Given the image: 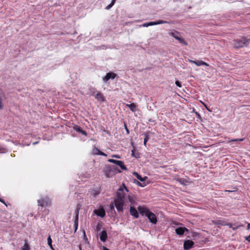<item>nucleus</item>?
Listing matches in <instances>:
<instances>
[{
    "mask_svg": "<svg viewBox=\"0 0 250 250\" xmlns=\"http://www.w3.org/2000/svg\"><path fill=\"white\" fill-rule=\"evenodd\" d=\"M107 236V233L105 230L102 231L100 235V239L103 242H105L106 240Z\"/></svg>",
    "mask_w": 250,
    "mask_h": 250,
    "instance_id": "f3484780",
    "label": "nucleus"
},
{
    "mask_svg": "<svg viewBox=\"0 0 250 250\" xmlns=\"http://www.w3.org/2000/svg\"><path fill=\"white\" fill-rule=\"evenodd\" d=\"M250 40L246 37H242L240 39L234 40L233 41V46L235 48H242L247 46L249 43Z\"/></svg>",
    "mask_w": 250,
    "mask_h": 250,
    "instance_id": "f257e3e1",
    "label": "nucleus"
},
{
    "mask_svg": "<svg viewBox=\"0 0 250 250\" xmlns=\"http://www.w3.org/2000/svg\"><path fill=\"white\" fill-rule=\"evenodd\" d=\"M147 217L151 223L153 224H156L157 219L156 215L153 213L150 212L147 214Z\"/></svg>",
    "mask_w": 250,
    "mask_h": 250,
    "instance_id": "1a4fd4ad",
    "label": "nucleus"
},
{
    "mask_svg": "<svg viewBox=\"0 0 250 250\" xmlns=\"http://www.w3.org/2000/svg\"><path fill=\"white\" fill-rule=\"evenodd\" d=\"M193 244L194 243L191 240H188L185 241L184 243V249L187 250H189L193 246Z\"/></svg>",
    "mask_w": 250,
    "mask_h": 250,
    "instance_id": "9b49d317",
    "label": "nucleus"
},
{
    "mask_svg": "<svg viewBox=\"0 0 250 250\" xmlns=\"http://www.w3.org/2000/svg\"><path fill=\"white\" fill-rule=\"evenodd\" d=\"M128 189L125 186L124 184H123V187H120L117 192V198H125V192H128Z\"/></svg>",
    "mask_w": 250,
    "mask_h": 250,
    "instance_id": "20e7f679",
    "label": "nucleus"
},
{
    "mask_svg": "<svg viewBox=\"0 0 250 250\" xmlns=\"http://www.w3.org/2000/svg\"><path fill=\"white\" fill-rule=\"evenodd\" d=\"M112 157H114V158H120V157L119 155H113L112 156Z\"/></svg>",
    "mask_w": 250,
    "mask_h": 250,
    "instance_id": "a19ab883",
    "label": "nucleus"
},
{
    "mask_svg": "<svg viewBox=\"0 0 250 250\" xmlns=\"http://www.w3.org/2000/svg\"><path fill=\"white\" fill-rule=\"evenodd\" d=\"M177 181H178V182L180 183L181 185L184 186L186 185L188 183V181L187 180L183 178L177 179Z\"/></svg>",
    "mask_w": 250,
    "mask_h": 250,
    "instance_id": "4be33fe9",
    "label": "nucleus"
},
{
    "mask_svg": "<svg viewBox=\"0 0 250 250\" xmlns=\"http://www.w3.org/2000/svg\"><path fill=\"white\" fill-rule=\"evenodd\" d=\"M125 130H126L127 133H129V130H128V128H127L126 125L125 124Z\"/></svg>",
    "mask_w": 250,
    "mask_h": 250,
    "instance_id": "37998d69",
    "label": "nucleus"
},
{
    "mask_svg": "<svg viewBox=\"0 0 250 250\" xmlns=\"http://www.w3.org/2000/svg\"><path fill=\"white\" fill-rule=\"evenodd\" d=\"M108 162H110V163H113V164H115L117 165H118V164H122V161H119V160H114V159H109L108 160Z\"/></svg>",
    "mask_w": 250,
    "mask_h": 250,
    "instance_id": "5701e85b",
    "label": "nucleus"
},
{
    "mask_svg": "<svg viewBox=\"0 0 250 250\" xmlns=\"http://www.w3.org/2000/svg\"><path fill=\"white\" fill-rule=\"evenodd\" d=\"M137 184L141 187H144L145 186V185H142L139 182H137Z\"/></svg>",
    "mask_w": 250,
    "mask_h": 250,
    "instance_id": "79ce46f5",
    "label": "nucleus"
},
{
    "mask_svg": "<svg viewBox=\"0 0 250 250\" xmlns=\"http://www.w3.org/2000/svg\"><path fill=\"white\" fill-rule=\"evenodd\" d=\"M94 213L98 216L103 217L105 215V212L104 208H101L94 210Z\"/></svg>",
    "mask_w": 250,
    "mask_h": 250,
    "instance_id": "ddd939ff",
    "label": "nucleus"
},
{
    "mask_svg": "<svg viewBox=\"0 0 250 250\" xmlns=\"http://www.w3.org/2000/svg\"><path fill=\"white\" fill-rule=\"evenodd\" d=\"M114 5V1H111V2L110 3V4H109V5H108L105 9H107V10H108L110 8H111L113 5Z\"/></svg>",
    "mask_w": 250,
    "mask_h": 250,
    "instance_id": "7c9ffc66",
    "label": "nucleus"
},
{
    "mask_svg": "<svg viewBox=\"0 0 250 250\" xmlns=\"http://www.w3.org/2000/svg\"><path fill=\"white\" fill-rule=\"evenodd\" d=\"M3 97V94L2 93H0V108H2V99Z\"/></svg>",
    "mask_w": 250,
    "mask_h": 250,
    "instance_id": "c85d7f7f",
    "label": "nucleus"
},
{
    "mask_svg": "<svg viewBox=\"0 0 250 250\" xmlns=\"http://www.w3.org/2000/svg\"><path fill=\"white\" fill-rule=\"evenodd\" d=\"M49 246L50 247V249L52 250H54V248H53V246H52V245L51 244V245H49Z\"/></svg>",
    "mask_w": 250,
    "mask_h": 250,
    "instance_id": "a18cd8bd",
    "label": "nucleus"
},
{
    "mask_svg": "<svg viewBox=\"0 0 250 250\" xmlns=\"http://www.w3.org/2000/svg\"><path fill=\"white\" fill-rule=\"evenodd\" d=\"M91 95L94 97L98 101L103 102L105 101V97L101 92L94 91L91 92Z\"/></svg>",
    "mask_w": 250,
    "mask_h": 250,
    "instance_id": "423d86ee",
    "label": "nucleus"
},
{
    "mask_svg": "<svg viewBox=\"0 0 250 250\" xmlns=\"http://www.w3.org/2000/svg\"><path fill=\"white\" fill-rule=\"evenodd\" d=\"M49 246L50 247V249L52 250H54V248H53V246H52V245L51 244V245H49Z\"/></svg>",
    "mask_w": 250,
    "mask_h": 250,
    "instance_id": "c03bdc74",
    "label": "nucleus"
},
{
    "mask_svg": "<svg viewBox=\"0 0 250 250\" xmlns=\"http://www.w3.org/2000/svg\"><path fill=\"white\" fill-rule=\"evenodd\" d=\"M138 210L141 214H144L146 216L147 214H148L150 212L148 209L145 207H139Z\"/></svg>",
    "mask_w": 250,
    "mask_h": 250,
    "instance_id": "2eb2a0df",
    "label": "nucleus"
},
{
    "mask_svg": "<svg viewBox=\"0 0 250 250\" xmlns=\"http://www.w3.org/2000/svg\"><path fill=\"white\" fill-rule=\"evenodd\" d=\"M117 76L116 74L114 72H108L107 73L104 77L103 78V81L106 82L110 79H114Z\"/></svg>",
    "mask_w": 250,
    "mask_h": 250,
    "instance_id": "9d476101",
    "label": "nucleus"
},
{
    "mask_svg": "<svg viewBox=\"0 0 250 250\" xmlns=\"http://www.w3.org/2000/svg\"><path fill=\"white\" fill-rule=\"evenodd\" d=\"M79 248L80 250H82V247H81V245H79Z\"/></svg>",
    "mask_w": 250,
    "mask_h": 250,
    "instance_id": "3c124183",
    "label": "nucleus"
},
{
    "mask_svg": "<svg viewBox=\"0 0 250 250\" xmlns=\"http://www.w3.org/2000/svg\"><path fill=\"white\" fill-rule=\"evenodd\" d=\"M188 61L191 63L195 64L196 66H198L201 65L209 66V64L208 63L202 61H195L193 60H189Z\"/></svg>",
    "mask_w": 250,
    "mask_h": 250,
    "instance_id": "f8f14e48",
    "label": "nucleus"
},
{
    "mask_svg": "<svg viewBox=\"0 0 250 250\" xmlns=\"http://www.w3.org/2000/svg\"><path fill=\"white\" fill-rule=\"evenodd\" d=\"M103 250H110L106 248L105 247H103Z\"/></svg>",
    "mask_w": 250,
    "mask_h": 250,
    "instance_id": "de8ad7c7",
    "label": "nucleus"
},
{
    "mask_svg": "<svg viewBox=\"0 0 250 250\" xmlns=\"http://www.w3.org/2000/svg\"><path fill=\"white\" fill-rule=\"evenodd\" d=\"M47 243L48 245L52 244V239L50 235L47 238Z\"/></svg>",
    "mask_w": 250,
    "mask_h": 250,
    "instance_id": "2f4dec72",
    "label": "nucleus"
},
{
    "mask_svg": "<svg viewBox=\"0 0 250 250\" xmlns=\"http://www.w3.org/2000/svg\"><path fill=\"white\" fill-rule=\"evenodd\" d=\"M37 144V142H34V143H33V145H35V144Z\"/></svg>",
    "mask_w": 250,
    "mask_h": 250,
    "instance_id": "864d4df0",
    "label": "nucleus"
},
{
    "mask_svg": "<svg viewBox=\"0 0 250 250\" xmlns=\"http://www.w3.org/2000/svg\"><path fill=\"white\" fill-rule=\"evenodd\" d=\"M92 154L94 155H99L101 151L98 148L95 147L92 149Z\"/></svg>",
    "mask_w": 250,
    "mask_h": 250,
    "instance_id": "b1692460",
    "label": "nucleus"
},
{
    "mask_svg": "<svg viewBox=\"0 0 250 250\" xmlns=\"http://www.w3.org/2000/svg\"><path fill=\"white\" fill-rule=\"evenodd\" d=\"M192 113H195L198 116V117L200 118V115L196 112H195V110H193Z\"/></svg>",
    "mask_w": 250,
    "mask_h": 250,
    "instance_id": "58836bf2",
    "label": "nucleus"
},
{
    "mask_svg": "<svg viewBox=\"0 0 250 250\" xmlns=\"http://www.w3.org/2000/svg\"><path fill=\"white\" fill-rule=\"evenodd\" d=\"M38 205L41 207H48L51 205V200L47 197H42L37 201Z\"/></svg>",
    "mask_w": 250,
    "mask_h": 250,
    "instance_id": "7ed1b4c3",
    "label": "nucleus"
},
{
    "mask_svg": "<svg viewBox=\"0 0 250 250\" xmlns=\"http://www.w3.org/2000/svg\"><path fill=\"white\" fill-rule=\"evenodd\" d=\"M244 140V139L243 138H241V139H233V140H231L230 141H229V142H231V141H242Z\"/></svg>",
    "mask_w": 250,
    "mask_h": 250,
    "instance_id": "72a5a7b5",
    "label": "nucleus"
},
{
    "mask_svg": "<svg viewBox=\"0 0 250 250\" xmlns=\"http://www.w3.org/2000/svg\"><path fill=\"white\" fill-rule=\"evenodd\" d=\"M49 246L50 247V249L52 250H54V248H53V246H52V245L51 244V245H49Z\"/></svg>",
    "mask_w": 250,
    "mask_h": 250,
    "instance_id": "49530a36",
    "label": "nucleus"
},
{
    "mask_svg": "<svg viewBox=\"0 0 250 250\" xmlns=\"http://www.w3.org/2000/svg\"><path fill=\"white\" fill-rule=\"evenodd\" d=\"M132 152V153H131V155L133 156H134L135 157L137 158V156L135 155V151L134 149L132 150L131 151Z\"/></svg>",
    "mask_w": 250,
    "mask_h": 250,
    "instance_id": "c9c22d12",
    "label": "nucleus"
},
{
    "mask_svg": "<svg viewBox=\"0 0 250 250\" xmlns=\"http://www.w3.org/2000/svg\"><path fill=\"white\" fill-rule=\"evenodd\" d=\"M126 202H129L131 204L133 205L135 202V198L132 195H128L126 199Z\"/></svg>",
    "mask_w": 250,
    "mask_h": 250,
    "instance_id": "a211bd4d",
    "label": "nucleus"
},
{
    "mask_svg": "<svg viewBox=\"0 0 250 250\" xmlns=\"http://www.w3.org/2000/svg\"><path fill=\"white\" fill-rule=\"evenodd\" d=\"M125 106L130 108V109H133L136 107L135 104L134 103H132L130 104H126Z\"/></svg>",
    "mask_w": 250,
    "mask_h": 250,
    "instance_id": "a878e982",
    "label": "nucleus"
},
{
    "mask_svg": "<svg viewBox=\"0 0 250 250\" xmlns=\"http://www.w3.org/2000/svg\"><path fill=\"white\" fill-rule=\"evenodd\" d=\"M175 84L179 87H182V85H181V83L178 81H176L175 82Z\"/></svg>",
    "mask_w": 250,
    "mask_h": 250,
    "instance_id": "473e14b6",
    "label": "nucleus"
},
{
    "mask_svg": "<svg viewBox=\"0 0 250 250\" xmlns=\"http://www.w3.org/2000/svg\"><path fill=\"white\" fill-rule=\"evenodd\" d=\"M250 229V224H248V229Z\"/></svg>",
    "mask_w": 250,
    "mask_h": 250,
    "instance_id": "8fccbe9b",
    "label": "nucleus"
},
{
    "mask_svg": "<svg viewBox=\"0 0 250 250\" xmlns=\"http://www.w3.org/2000/svg\"><path fill=\"white\" fill-rule=\"evenodd\" d=\"M130 213L134 218H137L139 217L138 211L133 207L131 206L130 208Z\"/></svg>",
    "mask_w": 250,
    "mask_h": 250,
    "instance_id": "4468645a",
    "label": "nucleus"
},
{
    "mask_svg": "<svg viewBox=\"0 0 250 250\" xmlns=\"http://www.w3.org/2000/svg\"><path fill=\"white\" fill-rule=\"evenodd\" d=\"M124 199H125L116 198L114 200L115 205L118 211H123V206L124 204Z\"/></svg>",
    "mask_w": 250,
    "mask_h": 250,
    "instance_id": "39448f33",
    "label": "nucleus"
},
{
    "mask_svg": "<svg viewBox=\"0 0 250 250\" xmlns=\"http://www.w3.org/2000/svg\"><path fill=\"white\" fill-rule=\"evenodd\" d=\"M113 170H116V172H121V171L116 169L114 166H108L107 167V170L104 172L105 175L109 178L111 176V172Z\"/></svg>",
    "mask_w": 250,
    "mask_h": 250,
    "instance_id": "0eeeda50",
    "label": "nucleus"
},
{
    "mask_svg": "<svg viewBox=\"0 0 250 250\" xmlns=\"http://www.w3.org/2000/svg\"><path fill=\"white\" fill-rule=\"evenodd\" d=\"M185 231H188V229L186 228L179 227L175 229V232L176 234L181 235H183Z\"/></svg>",
    "mask_w": 250,
    "mask_h": 250,
    "instance_id": "dca6fc26",
    "label": "nucleus"
},
{
    "mask_svg": "<svg viewBox=\"0 0 250 250\" xmlns=\"http://www.w3.org/2000/svg\"><path fill=\"white\" fill-rule=\"evenodd\" d=\"M22 250H29L30 248H29V246L28 245V244H25L23 246Z\"/></svg>",
    "mask_w": 250,
    "mask_h": 250,
    "instance_id": "cd10ccee",
    "label": "nucleus"
},
{
    "mask_svg": "<svg viewBox=\"0 0 250 250\" xmlns=\"http://www.w3.org/2000/svg\"><path fill=\"white\" fill-rule=\"evenodd\" d=\"M76 219L74 222V226L75 227V231L77 230L78 225V215H79V211L76 210Z\"/></svg>",
    "mask_w": 250,
    "mask_h": 250,
    "instance_id": "412c9836",
    "label": "nucleus"
},
{
    "mask_svg": "<svg viewBox=\"0 0 250 250\" xmlns=\"http://www.w3.org/2000/svg\"><path fill=\"white\" fill-rule=\"evenodd\" d=\"M168 22L166 21L163 20H159L157 21H151L149 22H146L143 24V26L144 27H148V26L155 25L160 24H164L167 23Z\"/></svg>",
    "mask_w": 250,
    "mask_h": 250,
    "instance_id": "6e6552de",
    "label": "nucleus"
},
{
    "mask_svg": "<svg viewBox=\"0 0 250 250\" xmlns=\"http://www.w3.org/2000/svg\"><path fill=\"white\" fill-rule=\"evenodd\" d=\"M101 227H102V225L100 223H98V225H97V227H96L97 230H100Z\"/></svg>",
    "mask_w": 250,
    "mask_h": 250,
    "instance_id": "f704fd0d",
    "label": "nucleus"
},
{
    "mask_svg": "<svg viewBox=\"0 0 250 250\" xmlns=\"http://www.w3.org/2000/svg\"><path fill=\"white\" fill-rule=\"evenodd\" d=\"M133 174L136 176V178L140 180V181L143 182L145 181L147 177L146 176H145L144 177H142L141 175H140L137 172H134L133 173Z\"/></svg>",
    "mask_w": 250,
    "mask_h": 250,
    "instance_id": "aec40b11",
    "label": "nucleus"
},
{
    "mask_svg": "<svg viewBox=\"0 0 250 250\" xmlns=\"http://www.w3.org/2000/svg\"><path fill=\"white\" fill-rule=\"evenodd\" d=\"M116 0H112L111 1H114V4L115 3V1H116Z\"/></svg>",
    "mask_w": 250,
    "mask_h": 250,
    "instance_id": "603ef678",
    "label": "nucleus"
},
{
    "mask_svg": "<svg viewBox=\"0 0 250 250\" xmlns=\"http://www.w3.org/2000/svg\"><path fill=\"white\" fill-rule=\"evenodd\" d=\"M212 223L213 224L217 225H221V226H226V222H225L223 220H212Z\"/></svg>",
    "mask_w": 250,
    "mask_h": 250,
    "instance_id": "6ab92c4d",
    "label": "nucleus"
},
{
    "mask_svg": "<svg viewBox=\"0 0 250 250\" xmlns=\"http://www.w3.org/2000/svg\"><path fill=\"white\" fill-rule=\"evenodd\" d=\"M226 226H228L230 228H232V225L231 224L226 222Z\"/></svg>",
    "mask_w": 250,
    "mask_h": 250,
    "instance_id": "e433bc0d",
    "label": "nucleus"
},
{
    "mask_svg": "<svg viewBox=\"0 0 250 250\" xmlns=\"http://www.w3.org/2000/svg\"><path fill=\"white\" fill-rule=\"evenodd\" d=\"M74 128L75 130H76V131H78V132H80L82 131V129L81 128L78 126V125H76L74 127Z\"/></svg>",
    "mask_w": 250,
    "mask_h": 250,
    "instance_id": "c756f323",
    "label": "nucleus"
},
{
    "mask_svg": "<svg viewBox=\"0 0 250 250\" xmlns=\"http://www.w3.org/2000/svg\"><path fill=\"white\" fill-rule=\"evenodd\" d=\"M240 227V226H236L235 227H233L232 226V228H231L233 230H235L236 229H237L238 228H239Z\"/></svg>",
    "mask_w": 250,
    "mask_h": 250,
    "instance_id": "4c0bfd02",
    "label": "nucleus"
},
{
    "mask_svg": "<svg viewBox=\"0 0 250 250\" xmlns=\"http://www.w3.org/2000/svg\"><path fill=\"white\" fill-rule=\"evenodd\" d=\"M118 166H119L122 170H125L127 169L126 167L124 165V162L123 161H122V164H118Z\"/></svg>",
    "mask_w": 250,
    "mask_h": 250,
    "instance_id": "393cba45",
    "label": "nucleus"
},
{
    "mask_svg": "<svg viewBox=\"0 0 250 250\" xmlns=\"http://www.w3.org/2000/svg\"><path fill=\"white\" fill-rule=\"evenodd\" d=\"M168 34L178 40L181 44L186 46L188 45L187 42H186L183 38L180 37V33L179 32L176 30H173L171 32H169Z\"/></svg>",
    "mask_w": 250,
    "mask_h": 250,
    "instance_id": "f03ea898",
    "label": "nucleus"
},
{
    "mask_svg": "<svg viewBox=\"0 0 250 250\" xmlns=\"http://www.w3.org/2000/svg\"><path fill=\"white\" fill-rule=\"evenodd\" d=\"M81 132H82L84 135H86L85 132L83 131V130H82V131H81Z\"/></svg>",
    "mask_w": 250,
    "mask_h": 250,
    "instance_id": "09e8293b",
    "label": "nucleus"
},
{
    "mask_svg": "<svg viewBox=\"0 0 250 250\" xmlns=\"http://www.w3.org/2000/svg\"><path fill=\"white\" fill-rule=\"evenodd\" d=\"M145 138L144 140V144L145 146H146V143L148 141L149 138L148 137V135L146 134H145Z\"/></svg>",
    "mask_w": 250,
    "mask_h": 250,
    "instance_id": "bb28decb",
    "label": "nucleus"
},
{
    "mask_svg": "<svg viewBox=\"0 0 250 250\" xmlns=\"http://www.w3.org/2000/svg\"><path fill=\"white\" fill-rule=\"evenodd\" d=\"M206 106V107L207 108V110H208V109L207 107V106Z\"/></svg>",
    "mask_w": 250,
    "mask_h": 250,
    "instance_id": "4d7b16f0",
    "label": "nucleus"
},
{
    "mask_svg": "<svg viewBox=\"0 0 250 250\" xmlns=\"http://www.w3.org/2000/svg\"><path fill=\"white\" fill-rule=\"evenodd\" d=\"M226 191H227V192H231L232 191L231 190H226Z\"/></svg>",
    "mask_w": 250,
    "mask_h": 250,
    "instance_id": "5fc2aeb1",
    "label": "nucleus"
},
{
    "mask_svg": "<svg viewBox=\"0 0 250 250\" xmlns=\"http://www.w3.org/2000/svg\"><path fill=\"white\" fill-rule=\"evenodd\" d=\"M99 155H102V156H107L106 154H105L104 153V152H103L102 151L100 152Z\"/></svg>",
    "mask_w": 250,
    "mask_h": 250,
    "instance_id": "ea45409f",
    "label": "nucleus"
},
{
    "mask_svg": "<svg viewBox=\"0 0 250 250\" xmlns=\"http://www.w3.org/2000/svg\"><path fill=\"white\" fill-rule=\"evenodd\" d=\"M83 233H84V235H85V231H83Z\"/></svg>",
    "mask_w": 250,
    "mask_h": 250,
    "instance_id": "6e6d98bb",
    "label": "nucleus"
}]
</instances>
